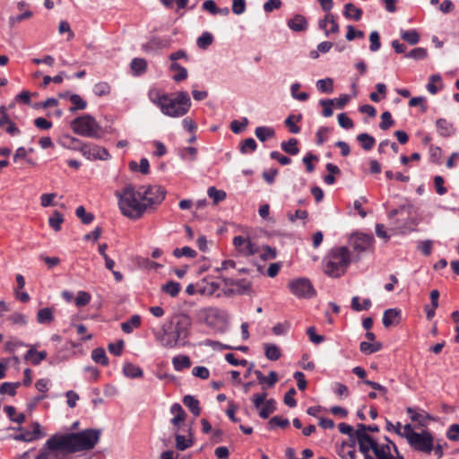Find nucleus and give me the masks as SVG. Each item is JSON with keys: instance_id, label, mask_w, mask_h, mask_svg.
Here are the masks:
<instances>
[{"instance_id": "8", "label": "nucleus", "mask_w": 459, "mask_h": 459, "mask_svg": "<svg viewBox=\"0 0 459 459\" xmlns=\"http://www.w3.org/2000/svg\"><path fill=\"white\" fill-rule=\"evenodd\" d=\"M66 453L59 434L52 435L41 446L34 459H65Z\"/></svg>"}, {"instance_id": "48", "label": "nucleus", "mask_w": 459, "mask_h": 459, "mask_svg": "<svg viewBox=\"0 0 459 459\" xmlns=\"http://www.w3.org/2000/svg\"><path fill=\"white\" fill-rule=\"evenodd\" d=\"M70 101L74 105V107H71L69 110L71 112H74L76 110H82L85 109L87 107V103L85 100L82 99V97L78 94H72L70 95Z\"/></svg>"}, {"instance_id": "46", "label": "nucleus", "mask_w": 459, "mask_h": 459, "mask_svg": "<svg viewBox=\"0 0 459 459\" xmlns=\"http://www.w3.org/2000/svg\"><path fill=\"white\" fill-rule=\"evenodd\" d=\"M316 85L321 92L332 93L333 91V80L332 78L320 79Z\"/></svg>"}, {"instance_id": "28", "label": "nucleus", "mask_w": 459, "mask_h": 459, "mask_svg": "<svg viewBox=\"0 0 459 459\" xmlns=\"http://www.w3.org/2000/svg\"><path fill=\"white\" fill-rule=\"evenodd\" d=\"M337 454L342 459H356V450L348 443L342 442L337 448Z\"/></svg>"}, {"instance_id": "5", "label": "nucleus", "mask_w": 459, "mask_h": 459, "mask_svg": "<svg viewBox=\"0 0 459 459\" xmlns=\"http://www.w3.org/2000/svg\"><path fill=\"white\" fill-rule=\"evenodd\" d=\"M351 264V252L346 247L332 248L323 260L324 272L330 277L344 274Z\"/></svg>"}, {"instance_id": "44", "label": "nucleus", "mask_w": 459, "mask_h": 459, "mask_svg": "<svg viewBox=\"0 0 459 459\" xmlns=\"http://www.w3.org/2000/svg\"><path fill=\"white\" fill-rule=\"evenodd\" d=\"M181 290L179 282L169 281L161 286V290L171 297H177Z\"/></svg>"}, {"instance_id": "39", "label": "nucleus", "mask_w": 459, "mask_h": 459, "mask_svg": "<svg viewBox=\"0 0 459 459\" xmlns=\"http://www.w3.org/2000/svg\"><path fill=\"white\" fill-rule=\"evenodd\" d=\"M275 403H276L273 399H265L262 408L259 411V416L262 419H267L275 411Z\"/></svg>"}, {"instance_id": "18", "label": "nucleus", "mask_w": 459, "mask_h": 459, "mask_svg": "<svg viewBox=\"0 0 459 459\" xmlns=\"http://www.w3.org/2000/svg\"><path fill=\"white\" fill-rule=\"evenodd\" d=\"M47 356H48V353H47L46 351H38L36 350V346L35 345H30V349L28 350V351L24 355V359L26 360H30L32 365L38 366L43 360L46 359Z\"/></svg>"}, {"instance_id": "55", "label": "nucleus", "mask_w": 459, "mask_h": 459, "mask_svg": "<svg viewBox=\"0 0 459 459\" xmlns=\"http://www.w3.org/2000/svg\"><path fill=\"white\" fill-rule=\"evenodd\" d=\"M207 195L210 198L213 200V203L215 204L221 201H223L226 198V193L223 190H218L214 186H211L208 188Z\"/></svg>"}, {"instance_id": "38", "label": "nucleus", "mask_w": 459, "mask_h": 459, "mask_svg": "<svg viewBox=\"0 0 459 459\" xmlns=\"http://www.w3.org/2000/svg\"><path fill=\"white\" fill-rule=\"evenodd\" d=\"M130 66L134 75H140L146 71L147 62L143 58H134Z\"/></svg>"}, {"instance_id": "57", "label": "nucleus", "mask_w": 459, "mask_h": 459, "mask_svg": "<svg viewBox=\"0 0 459 459\" xmlns=\"http://www.w3.org/2000/svg\"><path fill=\"white\" fill-rule=\"evenodd\" d=\"M428 52L424 48H415L405 55V57L414 60H423L427 57Z\"/></svg>"}, {"instance_id": "14", "label": "nucleus", "mask_w": 459, "mask_h": 459, "mask_svg": "<svg viewBox=\"0 0 459 459\" xmlns=\"http://www.w3.org/2000/svg\"><path fill=\"white\" fill-rule=\"evenodd\" d=\"M373 237L368 234L356 233L350 238V244L356 252H364L370 248Z\"/></svg>"}, {"instance_id": "41", "label": "nucleus", "mask_w": 459, "mask_h": 459, "mask_svg": "<svg viewBox=\"0 0 459 459\" xmlns=\"http://www.w3.org/2000/svg\"><path fill=\"white\" fill-rule=\"evenodd\" d=\"M436 126L438 133L443 136H450L454 132L452 125L446 119H437L436 122Z\"/></svg>"}, {"instance_id": "3", "label": "nucleus", "mask_w": 459, "mask_h": 459, "mask_svg": "<svg viewBox=\"0 0 459 459\" xmlns=\"http://www.w3.org/2000/svg\"><path fill=\"white\" fill-rule=\"evenodd\" d=\"M115 195L118 200L121 213L131 220L140 219L148 212L141 195H139V187H135L132 184L116 191Z\"/></svg>"}, {"instance_id": "51", "label": "nucleus", "mask_w": 459, "mask_h": 459, "mask_svg": "<svg viewBox=\"0 0 459 459\" xmlns=\"http://www.w3.org/2000/svg\"><path fill=\"white\" fill-rule=\"evenodd\" d=\"M20 386L19 382L10 383L4 382L0 385V394H9L11 396L15 395L16 389Z\"/></svg>"}, {"instance_id": "54", "label": "nucleus", "mask_w": 459, "mask_h": 459, "mask_svg": "<svg viewBox=\"0 0 459 459\" xmlns=\"http://www.w3.org/2000/svg\"><path fill=\"white\" fill-rule=\"evenodd\" d=\"M173 255L177 258H180L182 256H186L188 258H195L197 255V253L195 250H194L193 248H191L189 247H184L181 248L174 249Z\"/></svg>"}, {"instance_id": "31", "label": "nucleus", "mask_w": 459, "mask_h": 459, "mask_svg": "<svg viewBox=\"0 0 459 459\" xmlns=\"http://www.w3.org/2000/svg\"><path fill=\"white\" fill-rule=\"evenodd\" d=\"M302 120V115H290L284 121L285 126L289 128L291 134H299L300 132V127L296 125Z\"/></svg>"}, {"instance_id": "36", "label": "nucleus", "mask_w": 459, "mask_h": 459, "mask_svg": "<svg viewBox=\"0 0 459 459\" xmlns=\"http://www.w3.org/2000/svg\"><path fill=\"white\" fill-rule=\"evenodd\" d=\"M301 88V84L298 82H293L291 85H290V96L296 100H299V101H306L308 100L309 98V95L308 93L305 92V91H299V90Z\"/></svg>"}, {"instance_id": "40", "label": "nucleus", "mask_w": 459, "mask_h": 459, "mask_svg": "<svg viewBox=\"0 0 459 459\" xmlns=\"http://www.w3.org/2000/svg\"><path fill=\"white\" fill-rule=\"evenodd\" d=\"M4 411L12 421L19 423V424L24 422V420H25L24 413H17L16 409L13 406L6 405L4 407Z\"/></svg>"}, {"instance_id": "62", "label": "nucleus", "mask_w": 459, "mask_h": 459, "mask_svg": "<svg viewBox=\"0 0 459 459\" xmlns=\"http://www.w3.org/2000/svg\"><path fill=\"white\" fill-rule=\"evenodd\" d=\"M93 92L97 96H105L110 92V86L105 82H98L93 87Z\"/></svg>"}, {"instance_id": "56", "label": "nucleus", "mask_w": 459, "mask_h": 459, "mask_svg": "<svg viewBox=\"0 0 459 459\" xmlns=\"http://www.w3.org/2000/svg\"><path fill=\"white\" fill-rule=\"evenodd\" d=\"M212 35L210 32L205 31L197 39L196 44L199 48L206 49L210 45H212Z\"/></svg>"}, {"instance_id": "58", "label": "nucleus", "mask_w": 459, "mask_h": 459, "mask_svg": "<svg viewBox=\"0 0 459 459\" xmlns=\"http://www.w3.org/2000/svg\"><path fill=\"white\" fill-rule=\"evenodd\" d=\"M369 49L371 52H377L381 48L380 35L377 30H374L369 35Z\"/></svg>"}, {"instance_id": "60", "label": "nucleus", "mask_w": 459, "mask_h": 459, "mask_svg": "<svg viewBox=\"0 0 459 459\" xmlns=\"http://www.w3.org/2000/svg\"><path fill=\"white\" fill-rule=\"evenodd\" d=\"M329 132V127L321 126L318 128L316 133V143L317 145H322L327 141Z\"/></svg>"}, {"instance_id": "15", "label": "nucleus", "mask_w": 459, "mask_h": 459, "mask_svg": "<svg viewBox=\"0 0 459 459\" xmlns=\"http://www.w3.org/2000/svg\"><path fill=\"white\" fill-rule=\"evenodd\" d=\"M233 244L238 251L244 255H252L257 253L258 247L250 239L237 236L233 238Z\"/></svg>"}, {"instance_id": "21", "label": "nucleus", "mask_w": 459, "mask_h": 459, "mask_svg": "<svg viewBox=\"0 0 459 459\" xmlns=\"http://www.w3.org/2000/svg\"><path fill=\"white\" fill-rule=\"evenodd\" d=\"M288 27L293 31H303L307 27V22L303 15L296 14L288 21Z\"/></svg>"}, {"instance_id": "35", "label": "nucleus", "mask_w": 459, "mask_h": 459, "mask_svg": "<svg viewBox=\"0 0 459 459\" xmlns=\"http://www.w3.org/2000/svg\"><path fill=\"white\" fill-rule=\"evenodd\" d=\"M225 282L231 286L237 287L239 293H246V292L249 291L251 289V282L245 279H241V280L227 279V280H225Z\"/></svg>"}, {"instance_id": "20", "label": "nucleus", "mask_w": 459, "mask_h": 459, "mask_svg": "<svg viewBox=\"0 0 459 459\" xmlns=\"http://www.w3.org/2000/svg\"><path fill=\"white\" fill-rule=\"evenodd\" d=\"M401 316V311L396 308H389L384 312L383 325L385 327H389L398 323Z\"/></svg>"}, {"instance_id": "25", "label": "nucleus", "mask_w": 459, "mask_h": 459, "mask_svg": "<svg viewBox=\"0 0 459 459\" xmlns=\"http://www.w3.org/2000/svg\"><path fill=\"white\" fill-rule=\"evenodd\" d=\"M183 403L189 409L195 417L200 415L201 408L199 406V401L195 396L190 394L185 395L183 398Z\"/></svg>"}, {"instance_id": "17", "label": "nucleus", "mask_w": 459, "mask_h": 459, "mask_svg": "<svg viewBox=\"0 0 459 459\" xmlns=\"http://www.w3.org/2000/svg\"><path fill=\"white\" fill-rule=\"evenodd\" d=\"M385 440L389 444L381 446L377 444V448L373 450L377 459H395L391 454V446L394 448L396 454H399L396 445L389 440V438L386 437Z\"/></svg>"}, {"instance_id": "7", "label": "nucleus", "mask_w": 459, "mask_h": 459, "mask_svg": "<svg viewBox=\"0 0 459 459\" xmlns=\"http://www.w3.org/2000/svg\"><path fill=\"white\" fill-rule=\"evenodd\" d=\"M71 128L76 134L83 137L100 139L102 128L96 119L89 115L80 116L71 122Z\"/></svg>"}, {"instance_id": "43", "label": "nucleus", "mask_w": 459, "mask_h": 459, "mask_svg": "<svg viewBox=\"0 0 459 459\" xmlns=\"http://www.w3.org/2000/svg\"><path fill=\"white\" fill-rule=\"evenodd\" d=\"M91 359L94 362L102 366L108 364V359L103 348H96L91 351Z\"/></svg>"}, {"instance_id": "59", "label": "nucleus", "mask_w": 459, "mask_h": 459, "mask_svg": "<svg viewBox=\"0 0 459 459\" xmlns=\"http://www.w3.org/2000/svg\"><path fill=\"white\" fill-rule=\"evenodd\" d=\"M248 125V119L247 117H243L241 121L232 120L230 122V130L234 134L241 133Z\"/></svg>"}, {"instance_id": "52", "label": "nucleus", "mask_w": 459, "mask_h": 459, "mask_svg": "<svg viewBox=\"0 0 459 459\" xmlns=\"http://www.w3.org/2000/svg\"><path fill=\"white\" fill-rule=\"evenodd\" d=\"M376 89L377 91L371 92L369 98L373 102H379L382 99L385 98L386 86L385 83L379 82L376 85Z\"/></svg>"}, {"instance_id": "27", "label": "nucleus", "mask_w": 459, "mask_h": 459, "mask_svg": "<svg viewBox=\"0 0 459 459\" xmlns=\"http://www.w3.org/2000/svg\"><path fill=\"white\" fill-rule=\"evenodd\" d=\"M169 70L176 72V74L172 76L173 81L176 82H182L186 80L188 76L187 70L177 62H173L170 64Z\"/></svg>"}, {"instance_id": "2", "label": "nucleus", "mask_w": 459, "mask_h": 459, "mask_svg": "<svg viewBox=\"0 0 459 459\" xmlns=\"http://www.w3.org/2000/svg\"><path fill=\"white\" fill-rule=\"evenodd\" d=\"M148 97L160 112L169 117H184L191 108V99L187 91L169 94L157 88L149 90Z\"/></svg>"}, {"instance_id": "22", "label": "nucleus", "mask_w": 459, "mask_h": 459, "mask_svg": "<svg viewBox=\"0 0 459 459\" xmlns=\"http://www.w3.org/2000/svg\"><path fill=\"white\" fill-rule=\"evenodd\" d=\"M170 412L174 414V417L170 420L173 426L178 427L186 420V414L179 403L172 404L170 407Z\"/></svg>"}, {"instance_id": "11", "label": "nucleus", "mask_w": 459, "mask_h": 459, "mask_svg": "<svg viewBox=\"0 0 459 459\" xmlns=\"http://www.w3.org/2000/svg\"><path fill=\"white\" fill-rule=\"evenodd\" d=\"M19 433L16 434L13 438L18 441L23 442H33L39 439L43 438L46 436V433L42 430L41 426L39 422H32L30 425V429H27L25 428H19Z\"/></svg>"}, {"instance_id": "12", "label": "nucleus", "mask_w": 459, "mask_h": 459, "mask_svg": "<svg viewBox=\"0 0 459 459\" xmlns=\"http://www.w3.org/2000/svg\"><path fill=\"white\" fill-rule=\"evenodd\" d=\"M365 424L359 423L356 426L354 434L356 435L359 449L360 453L370 452L377 446V442L371 436L364 431Z\"/></svg>"}, {"instance_id": "33", "label": "nucleus", "mask_w": 459, "mask_h": 459, "mask_svg": "<svg viewBox=\"0 0 459 459\" xmlns=\"http://www.w3.org/2000/svg\"><path fill=\"white\" fill-rule=\"evenodd\" d=\"M264 349L265 357L269 360H273V361L277 360L280 359V357L281 355V351L276 344L264 343Z\"/></svg>"}, {"instance_id": "24", "label": "nucleus", "mask_w": 459, "mask_h": 459, "mask_svg": "<svg viewBox=\"0 0 459 459\" xmlns=\"http://www.w3.org/2000/svg\"><path fill=\"white\" fill-rule=\"evenodd\" d=\"M55 319L53 309L50 307H44L37 313V322L40 325H49Z\"/></svg>"}, {"instance_id": "1", "label": "nucleus", "mask_w": 459, "mask_h": 459, "mask_svg": "<svg viewBox=\"0 0 459 459\" xmlns=\"http://www.w3.org/2000/svg\"><path fill=\"white\" fill-rule=\"evenodd\" d=\"M192 321L186 315H179L164 322L159 330H153L155 340L166 349L184 346L190 335Z\"/></svg>"}, {"instance_id": "10", "label": "nucleus", "mask_w": 459, "mask_h": 459, "mask_svg": "<svg viewBox=\"0 0 459 459\" xmlns=\"http://www.w3.org/2000/svg\"><path fill=\"white\" fill-rule=\"evenodd\" d=\"M290 292L299 299H312L316 291L309 279L305 277L291 280L289 284Z\"/></svg>"}, {"instance_id": "61", "label": "nucleus", "mask_w": 459, "mask_h": 459, "mask_svg": "<svg viewBox=\"0 0 459 459\" xmlns=\"http://www.w3.org/2000/svg\"><path fill=\"white\" fill-rule=\"evenodd\" d=\"M91 297L88 292L81 290L78 292L74 302L77 307H84L87 304H89L91 301Z\"/></svg>"}, {"instance_id": "45", "label": "nucleus", "mask_w": 459, "mask_h": 459, "mask_svg": "<svg viewBox=\"0 0 459 459\" xmlns=\"http://www.w3.org/2000/svg\"><path fill=\"white\" fill-rule=\"evenodd\" d=\"M382 349V344L380 342H361L359 344V350L364 354H372L377 352Z\"/></svg>"}, {"instance_id": "26", "label": "nucleus", "mask_w": 459, "mask_h": 459, "mask_svg": "<svg viewBox=\"0 0 459 459\" xmlns=\"http://www.w3.org/2000/svg\"><path fill=\"white\" fill-rule=\"evenodd\" d=\"M141 316L139 315L132 316L128 320L121 325L122 331L126 333H131L134 329L141 325Z\"/></svg>"}, {"instance_id": "9", "label": "nucleus", "mask_w": 459, "mask_h": 459, "mask_svg": "<svg viewBox=\"0 0 459 459\" xmlns=\"http://www.w3.org/2000/svg\"><path fill=\"white\" fill-rule=\"evenodd\" d=\"M139 195H141L148 212L154 210L160 205L165 198V189L158 185L140 186Z\"/></svg>"}, {"instance_id": "19", "label": "nucleus", "mask_w": 459, "mask_h": 459, "mask_svg": "<svg viewBox=\"0 0 459 459\" xmlns=\"http://www.w3.org/2000/svg\"><path fill=\"white\" fill-rule=\"evenodd\" d=\"M362 13H363L362 10L360 8L356 7L351 3H347L344 5L343 16L347 20H352V21L358 22L361 19Z\"/></svg>"}, {"instance_id": "63", "label": "nucleus", "mask_w": 459, "mask_h": 459, "mask_svg": "<svg viewBox=\"0 0 459 459\" xmlns=\"http://www.w3.org/2000/svg\"><path fill=\"white\" fill-rule=\"evenodd\" d=\"M381 119H382V121L379 124V127L382 130H387L389 127H391L394 124V121L393 120L392 115L389 111H385L381 115Z\"/></svg>"}, {"instance_id": "29", "label": "nucleus", "mask_w": 459, "mask_h": 459, "mask_svg": "<svg viewBox=\"0 0 459 459\" xmlns=\"http://www.w3.org/2000/svg\"><path fill=\"white\" fill-rule=\"evenodd\" d=\"M172 364L176 371H182L191 367V360L186 355H178L172 359Z\"/></svg>"}, {"instance_id": "4", "label": "nucleus", "mask_w": 459, "mask_h": 459, "mask_svg": "<svg viewBox=\"0 0 459 459\" xmlns=\"http://www.w3.org/2000/svg\"><path fill=\"white\" fill-rule=\"evenodd\" d=\"M66 453L89 451L99 443L101 431L97 429H86L79 432L59 434Z\"/></svg>"}, {"instance_id": "53", "label": "nucleus", "mask_w": 459, "mask_h": 459, "mask_svg": "<svg viewBox=\"0 0 459 459\" xmlns=\"http://www.w3.org/2000/svg\"><path fill=\"white\" fill-rule=\"evenodd\" d=\"M75 214L83 224H90L94 220V215L91 212H86L83 206H78L76 208Z\"/></svg>"}, {"instance_id": "34", "label": "nucleus", "mask_w": 459, "mask_h": 459, "mask_svg": "<svg viewBox=\"0 0 459 459\" xmlns=\"http://www.w3.org/2000/svg\"><path fill=\"white\" fill-rule=\"evenodd\" d=\"M441 76L439 74H432L429 79V82L427 84V90L429 93L432 95H435L438 92V91L442 88L441 83Z\"/></svg>"}, {"instance_id": "37", "label": "nucleus", "mask_w": 459, "mask_h": 459, "mask_svg": "<svg viewBox=\"0 0 459 459\" xmlns=\"http://www.w3.org/2000/svg\"><path fill=\"white\" fill-rule=\"evenodd\" d=\"M281 148L283 152L290 155H297L299 152V149L298 148V140L295 138H290L287 142H282L281 143Z\"/></svg>"}, {"instance_id": "64", "label": "nucleus", "mask_w": 459, "mask_h": 459, "mask_svg": "<svg viewBox=\"0 0 459 459\" xmlns=\"http://www.w3.org/2000/svg\"><path fill=\"white\" fill-rule=\"evenodd\" d=\"M8 320L12 322V324L23 326L27 324V316L22 313H13L8 316Z\"/></svg>"}, {"instance_id": "47", "label": "nucleus", "mask_w": 459, "mask_h": 459, "mask_svg": "<svg viewBox=\"0 0 459 459\" xmlns=\"http://www.w3.org/2000/svg\"><path fill=\"white\" fill-rule=\"evenodd\" d=\"M217 310L213 308H204L200 311V319L204 321L206 325H212L213 324V319L217 316Z\"/></svg>"}, {"instance_id": "42", "label": "nucleus", "mask_w": 459, "mask_h": 459, "mask_svg": "<svg viewBox=\"0 0 459 459\" xmlns=\"http://www.w3.org/2000/svg\"><path fill=\"white\" fill-rule=\"evenodd\" d=\"M357 140L359 142L362 148L366 151L371 150L376 143L375 138L367 133L359 134L357 136Z\"/></svg>"}, {"instance_id": "32", "label": "nucleus", "mask_w": 459, "mask_h": 459, "mask_svg": "<svg viewBox=\"0 0 459 459\" xmlns=\"http://www.w3.org/2000/svg\"><path fill=\"white\" fill-rule=\"evenodd\" d=\"M255 375L256 376L259 384L266 383L270 387L273 386L278 381V376L275 371H271L268 377H265L260 370H255Z\"/></svg>"}, {"instance_id": "13", "label": "nucleus", "mask_w": 459, "mask_h": 459, "mask_svg": "<svg viewBox=\"0 0 459 459\" xmlns=\"http://www.w3.org/2000/svg\"><path fill=\"white\" fill-rule=\"evenodd\" d=\"M79 151L86 159L91 160H107L110 158L106 148L93 143H82Z\"/></svg>"}, {"instance_id": "16", "label": "nucleus", "mask_w": 459, "mask_h": 459, "mask_svg": "<svg viewBox=\"0 0 459 459\" xmlns=\"http://www.w3.org/2000/svg\"><path fill=\"white\" fill-rule=\"evenodd\" d=\"M171 44L169 37H157L154 36L143 45V49L146 52H154L163 48H168Z\"/></svg>"}, {"instance_id": "6", "label": "nucleus", "mask_w": 459, "mask_h": 459, "mask_svg": "<svg viewBox=\"0 0 459 459\" xmlns=\"http://www.w3.org/2000/svg\"><path fill=\"white\" fill-rule=\"evenodd\" d=\"M395 433L404 437L415 451L430 454L433 450L434 437L428 430H422L419 433L413 430L411 424L402 427V424L397 422Z\"/></svg>"}, {"instance_id": "30", "label": "nucleus", "mask_w": 459, "mask_h": 459, "mask_svg": "<svg viewBox=\"0 0 459 459\" xmlns=\"http://www.w3.org/2000/svg\"><path fill=\"white\" fill-rule=\"evenodd\" d=\"M255 134L259 141L265 142L274 137L275 130L270 126H258L255 130Z\"/></svg>"}, {"instance_id": "23", "label": "nucleus", "mask_w": 459, "mask_h": 459, "mask_svg": "<svg viewBox=\"0 0 459 459\" xmlns=\"http://www.w3.org/2000/svg\"><path fill=\"white\" fill-rule=\"evenodd\" d=\"M123 373L128 378H140L143 376V369L130 362L125 363L123 367Z\"/></svg>"}, {"instance_id": "50", "label": "nucleus", "mask_w": 459, "mask_h": 459, "mask_svg": "<svg viewBox=\"0 0 459 459\" xmlns=\"http://www.w3.org/2000/svg\"><path fill=\"white\" fill-rule=\"evenodd\" d=\"M401 38L411 45H415L420 41V35L415 30H402Z\"/></svg>"}, {"instance_id": "49", "label": "nucleus", "mask_w": 459, "mask_h": 459, "mask_svg": "<svg viewBox=\"0 0 459 459\" xmlns=\"http://www.w3.org/2000/svg\"><path fill=\"white\" fill-rule=\"evenodd\" d=\"M63 221V215L57 211H55L48 219V224L55 231H59L61 230Z\"/></svg>"}]
</instances>
